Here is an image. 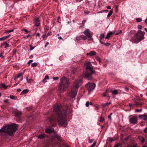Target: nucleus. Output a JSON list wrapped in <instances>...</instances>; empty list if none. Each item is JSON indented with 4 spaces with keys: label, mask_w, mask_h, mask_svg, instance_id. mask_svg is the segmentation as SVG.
Returning a JSON list of instances; mask_svg holds the SVG:
<instances>
[{
    "label": "nucleus",
    "mask_w": 147,
    "mask_h": 147,
    "mask_svg": "<svg viewBox=\"0 0 147 147\" xmlns=\"http://www.w3.org/2000/svg\"><path fill=\"white\" fill-rule=\"evenodd\" d=\"M1 87L4 89H6L8 87V86L6 85L3 83H1Z\"/></svg>",
    "instance_id": "nucleus-22"
},
{
    "label": "nucleus",
    "mask_w": 147,
    "mask_h": 147,
    "mask_svg": "<svg viewBox=\"0 0 147 147\" xmlns=\"http://www.w3.org/2000/svg\"><path fill=\"white\" fill-rule=\"evenodd\" d=\"M26 80L27 82L30 83L31 82V79H29L28 78H26Z\"/></svg>",
    "instance_id": "nucleus-39"
},
{
    "label": "nucleus",
    "mask_w": 147,
    "mask_h": 147,
    "mask_svg": "<svg viewBox=\"0 0 147 147\" xmlns=\"http://www.w3.org/2000/svg\"><path fill=\"white\" fill-rule=\"evenodd\" d=\"M22 74H23L22 73H20L17 76V77H16L17 78H20V77H21L22 76Z\"/></svg>",
    "instance_id": "nucleus-32"
},
{
    "label": "nucleus",
    "mask_w": 147,
    "mask_h": 147,
    "mask_svg": "<svg viewBox=\"0 0 147 147\" xmlns=\"http://www.w3.org/2000/svg\"><path fill=\"white\" fill-rule=\"evenodd\" d=\"M69 86V81L65 77L62 78L60 80L58 89L61 92L64 91Z\"/></svg>",
    "instance_id": "nucleus-5"
},
{
    "label": "nucleus",
    "mask_w": 147,
    "mask_h": 147,
    "mask_svg": "<svg viewBox=\"0 0 147 147\" xmlns=\"http://www.w3.org/2000/svg\"><path fill=\"white\" fill-rule=\"evenodd\" d=\"M138 139L142 143H144V139L143 137L141 136H139Z\"/></svg>",
    "instance_id": "nucleus-16"
},
{
    "label": "nucleus",
    "mask_w": 147,
    "mask_h": 147,
    "mask_svg": "<svg viewBox=\"0 0 147 147\" xmlns=\"http://www.w3.org/2000/svg\"><path fill=\"white\" fill-rule=\"evenodd\" d=\"M108 118L109 119H110V120H111L112 119H111V116L110 115H109L108 116Z\"/></svg>",
    "instance_id": "nucleus-54"
},
{
    "label": "nucleus",
    "mask_w": 147,
    "mask_h": 147,
    "mask_svg": "<svg viewBox=\"0 0 147 147\" xmlns=\"http://www.w3.org/2000/svg\"><path fill=\"white\" fill-rule=\"evenodd\" d=\"M82 38V36H78L76 38V39L77 40H80Z\"/></svg>",
    "instance_id": "nucleus-31"
},
{
    "label": "nucleus",
    "mask_w": 147,
    "mask_h": 147,
    "mask_svg": "<svg viewBox=\"0 0 147 147\" xmlns=\"http://www.w3.org/2000/svg\"><path fill=\"white\" fill-rule=\"evenodd\" d=\"M17 91L18 92H20L21 91V89L20 88H18L17 90Z\"/></svg>",
    "instance_id": "nucleus-51"
},
{
    "label": "nucleus",
    "mask_w": 147,
    "mask_h": 147,
    "mask_svg": "<svg viewBox=\"0 0 147 147\" xmlns=\"http://www.w3.org/2000/svg\"><path fill=\"white\" fill-rule=\"evenodd\" d=\"M111 102H107L105 104H102V106L104 108L108 106L110 104Z\"/></svg>",
    "instance_id": "nucleus-20"
},
{
    "label": "nucleus",
    "mask_w": 147,
    "mask_h": 147,
    "mask_svg": "<svg viewBox=\"0 0 147 147\" xmlns=\"http://www.w3.org/2000/svg\"><path fill=\"white\" fill-rule=\"evenodd\" d=\"M82 83V80L81 79L75 81L74 86L71 89L70 93L71 97L73 98L75 97L77 94L78 89L81 86Z\"/></svg>",
    "instance_id": "nucleus-4"
},
{
    "label": "nucleus",
    "mask_w": 147,
    "mask_h": 147,
    "mask_svg": "<svg viewBox=\"0 0 147 147\" xmlns=\"http://www.w3.org/2000/svg\"><path fill=\"white\" fill-rule=\"evenodd\" d=\"M114 33L115 34V35H117L119 34V33L118 32H114Z\"/></svg>",
    "instance_id": "nucleus-59"
},
{
    "label": "nucleus",
    "mask_w": 147,
    "mask_h": 147,
    "mask_svg": "<svg viewBox=\"0 0 147 147\" xmlns=\"http://www.w3.org/2000/svg\"><path fill=\"white\" fill-rule=\"evenodd\" d=\"M33 62V60H30L28 62V64H30L32 62Z\"/></svg>",
    "instance_id": "nucleus-49"
},
{
    "label": "nucleus",
    "mask_w": 147,
    "mask_h": 147,
    "mask_svg": "<svg viewBox=\"0 0 147 147\" xmlns=\"http://www.w3.org/2000/svg\"><path fill=\"white\" fill-rule=\"evenodd\" d=\"M129 121L131 123L135 124L137 122V118L136 116H134L131 117L129 119Z\"/></svg>",
    "instance_id": "nucleus-8"
},
{
    "label": "nucleus",
    "mask_w": 147,
    "mask_h": 147,
    "mask_svg": "<svg viewBox=\"0 0 147 147\" xmlns=\"http://www.w3.org/2000/svg\"><path fill=\"white\" fill-rule=\"evenodd\" d=\"M37 65V63L35 62L34 63H32L31 64V66L33 67H36Z\"/></svg>",
    "instance_id": "nucleus-29"
},
{
    "label": "nucleus",
    "mask_w": 147,
    "mask_h": 147,
    "mask_svg": "<svg viewBox=\"0 0 147 147\" xmlns=\"http://www.w3.org/2000/svg\"><path fill=\"white\" fill-rule=\"evenodd\" d=\"M111 92H112L113 94L114 95L117 94L118 93V91L116 90H112L111 91Z\"/></svg>",
    "instance_id": "nucleus-25"
},
{
    "label": "nucleus",
    "mask_w": 147,
    "mask_h": 147,
    "mask_svg": "<svg viewBox=\"0 0 147 147\" xmlns=\"http://www.w3.org/2000/svg\"><path fill=\"white\" fill-rule=\"evenodd\" d=\"M49 44V43L48 42H47L46 44L45 45V47H47V46Z\"/></svg>",
    "instance_id": "nucleus-56"
},
{
    "label": "nucleus",
    "mask_w": 147,
    "mask_h": 147,
    "mask_svg": "<svg viewBox=\"0 0 147 147\" xmlns=\"http://www.w3.org/2000/svg\"><path fill=\"white\" fill-rule=\"evenodd\" d=\"M96 55V53L94 51H90L89 53H87V55H90V56H92Z\"/></svg>",
    "instance_id": "nucleus-14"
},
{
    "label": "nucleus",
    "mask_w": 147,
    "mask_h": 147,
    "mask_svg": "<svg viewBox=\"0 0 147 147\" xmlns=\"http://www.w3.org/2000/svg\"><path fill=\"white\" fill-rule=\"evenodd\" d=\"M145 22L147 24V18L145 21Z\"/></svg>",
    "instance_id": "nucleus-64"
},
{
    "label": "nucleus",
    "mask_w": 147,
    "mask_h": 147,
    "mask_svg": "<svg viewBox=\"0 0 147 147\" xmlns=\"http://www.w3.org/2000/svg\"><path fill=\"white\" fill-rule=\"evenodd\" d=\"M104 35L103 34H101L100 36V40L102 39V38H104Z\"/></svg>",
    "instance_id": "nucleus-34"
},
{
    "label": "nucleus",
    "mask_w": 147,
    "mask_h": 147,
    "mask_svg": "<svg viewBox=\"0 0 147 147\" xmlns=\"http://www.w3.org/2000/svg\"><path fill=\"white\" fill-rule=\"evenodd\" d=\"M141 118L144 120H147V116L145 115H143L142 116Z\"/></svg>",
    "instance_id": "nucleus-23"
},
{
    "label": "nucleus",
    "mask_w": 147,
    "mask_h": 147,
    "mask_svg": "<svg viewBox=\"0 0 147 147\" xmlns=\"http://www.w3.org/2000/svg\"><path fill=\"white\" fill-rule=\"evenodd\" d=\"M53 79L55 80H57L59 79V78L57 77H54L53 78Z\"/></svg>",
    "instance_id": "nucleus-42"
},
{
    "label": "nucleus",
    "mask_w": 147,
    "mask_h": 147,
    "mask_svg": "<svg viewBox=\"0 0 147 147\" xmlns=\"http://www.w3.org/2000/svg\"><path fill=\"white\" fill-rule=\"evenodd\" d=\"M21 115V113L20 112H17L15 113V116L18 118H20Z\"/></svg>",
    "instance_id": "nucleus-24"
},
{
    "label": "nucleus",
    "mask_w": 147,
    "mask_h": 147,
    "mask_svg": "<svg viewBox=\"0 0 147 147\" xmlns=\"http://www.w3.org/2000/svg\"><path fill=\"white\" fill-rule=\"evenodd\" d=\"M103 45H105V46H109L110 45V44L109 42H104Z\"/></svg>",
    "instance_id": "nucleus-33"
},
{
    "label": "nucleus",
    "mask_w": 147,
    "mask_h": 147,
    "mask_svg": "<svg viewBox=\"0 0 147 147\" xmlns=\"http://www.w3.org/2000/svg\"><path fill=\"white\" fill-rule=\"evenodd\" d=\"M142 109H137V110H136V112H139V111H142Z\"/></svg>",
    "instance_id": "nucleus-52"
},
{
    "label": "nucleus",
    "mask_w": 147,
    "mask_h": 147,
    "mask_svg": "<svg viewBox=\"0 0 147 147\" xmlns=\"http://www.w3.org/2000/svg\"><path fill=\"white\" fill-rule=\"evenodd\" d=\"M118 32H118V33H119V34L122 32V31L121 30H119Z\"/></svg>",
    "instance_id": "nucleus-62"
},
{
    "label": "nucleus",
    "mask_w": 147,
    "mask_h": 147,
    "mask_svg": "<svg viewBox=\"0 0 147 147\" xmlns=\"http://www.w3.org/2000/svg\"><path fill=\"white\" fill-rule=\"evenodd\" d=\"M119 146V145L118 144H117L115 145L114 147H118Z\"/></svg>",
    "instance_id": "nucleus-63"
},
{
    "label": "nucleus",
    "mask_w": 147,
    "mask_h": 147,
    "mask_svg": "<svg viewBox=\"0 0 147 147\" xmlns=\"http://www.w3.org/2000/svg\"><path fill=\"white\" fill-rule=\"evenodd\" d=\"M36 36L38 37H39L40 36V34L39 33H37Z\"/></svg>",
    "instance_id": "nucleus-53"
},
{
    "label": "nucleus",
    "mask_w": 147,
    "mask_h": 147,
    "mask_svg": "<svg viewBox=\"0 0 147 147\" xmlns=\"http://www.w3.org/2000/svg\"><path fill=\"white\" fill-rule=\"evenodd\" d=\"M89 102H87L86 103V106L87 107H88L89 106Z\"/></svg>",
    "instance_id": "nucleus-47"
},
{
    "label": "nucleus",
    "mask_w": 147,
    "mask_h": 147,
    "mask_svg": "<svg viewBox=\"0 0 147 147\" xmlns=\"http://www.w3.org/2000/svg\"><path fill=\"white\" fill-rule=\"evenodd\" d=\"M96 59L97 61H98L99 62V63L100 64V57H98V56H97L96 57Z\"/></svg>",
    "instance_id": "nucleus-28"
},
{
    "label": "nucleus",
    "mask_w": 147,
    "mask_h": 147,
    "mask_svg": "<svg viewBox=\"0 0 147 147\" xmlns=\"http://www.w3.org/2000/svg\"><path fill=\"white\" fill-rule=\"evenodd\" d=\"M1 46L5 48H7L9 46V45L6 41L4 42L1 44Z\"/></svg>",
    "instance_id": "nucleus-12"
},
{
    "label": "nucleus",
    "mask_w": 147,
    "mask_h": 147,
    "mask_svg": "<svg viewBox=\"0 0 147 147\" xmlns=\"http://www.w3.org/2000/svg\"><path fill=\"white\" fill-rule=\"evenodd\" d=\"M108 90H106L105 92H104L102 94V96L103 97L107 96L108 97H109L110 96L107 94Z\"/></svg>",
    "instance_id": "nucleus-19"
},
{
    "label": "nucleus",
    "mask_w": 147,
    "mask_h": 147,
    "mask_svg": "<svg viewBox=\"0 0 147 147\" xmlns=\"http://www.w3.org/2000/svg\"><path fill=\"white\" fill-rule=\"evenodd\" d=\"M82 38L83 40H85L87 38L86 37V36H83V35H82Z\"/></svg>",
    "instance_id": "nucleus-38"
},
{
    "label": "nucleus",
    "mask_w": 147,
    "mask_h": 147,
    "mask_svg": "<svg viewBox=\"0 0 147 147\" xmlns=\"http://www.w3.org/2000/svg\"><path fill=\"white\" fill-rule=\"evenodd\" d=\"M104 120V119L102 118V117L101 116L100 118V122H103Z\"/></svg>",
    "instance_id": "nucleus-41"
},
{
    "label": "nucleus",
    "mask_w": 147,
    "mask_h": 147,
    "mask_svg": "<svg viewBox=\"0 0 147 147\" xmlns=\"http://www.w3.org/2000/svg\"><path fill=\"white\" fill-rule=\"evenodd\" d=\"M49 77L48 76H46L45 77V78H44L42 80V82L45 83L47 82V81H46V80H49Z\"/></svg>",
    "instance_id": "nucleus-17"
},
{
    "label": "nucleus",
    "mask_w": 147,
    "mask_h": 147,
    "mask_svg": "<svg viewBox=\"0 0 147 147\" xmlns=\"http://www.w3.org/2000/svg\"><path fill=\"white\" fill-rule=\"evenodd\" d=\"M84 65L86 68L84 70V78L88 80H92L93 79L92 75L94 73L95 71L92 69V66L91 62H86Z\"/></svg>",
    "instance_id": "nucleus-3"
},
{
    "label": "nucleus",
    "mask_w": 147,
    "mask_h": 147,
    "mask_svg": "<svg viewBox=\"0 0 147 147\" xmlns=\"http://www.w3.org/2000/svg\"><path fill=\"white\" fill-rule=\"evenodd\" d=\"M28 92V89H26L23 90L21 93V95H23L26 94Z\"/></svg>",
    "instance_id": "nucleus-18"
},
{
    "label": "nucleus",
    "mask_w": 147,
    "mask_h": 147,
    "mask_svg": "<svg viewBox=\"0 0 147 147\" xmlns=\"http://www.w3.org/2000/svg\"><path fill=\"white\" fill-rule=\"evenodd\" d=\"M24 30L26 33H28V31L27 29H24Z\"/></svg>",
    "instance_id": "nucleus-58"
},
{
    "label": "nucleus",
    "mask_w": 147,
    "mask_h": 147,
    "mask_svg": "<svg viewBox=\"0 0 147 147\" xmlns=\"http://www.w3.org/2000/svg\"><path fill=\"white\" fill-rule=\"evenodd\" d=\"M113 33L112 32H110L108 33L105 38L107 39H109L110 37L113 35Z\"/></svg>",
    "instance_id": "nucleus-13"
},
{
    "label": "nucleus",
    "mask_w": 147,
    "mask_h": 147,
    "mask_svg": "<svg viewBox=\"0 0 147 147\" xmlns=\"http://www.w3.org/2000/svg\"><path fill=\"white\" fill-rule=\"evenodd\" d=\"M88 91L90 92L94 89L95 87V84L93 83H88L86 85Z\"/></svg>",
    "instance_id": "nucleus-7"
},
{
    "label": "nucleus",
    "mask_w": 147,
    "mask_h": 147,
    "mask_svg": "<svg viewBox=\"0 0 147 147\" xmlns=\"http://www.w3.org/2000/svg\"><path fill=\"white\" fill-rule=\"evenodd\" d=\"M107 140L111 142H112V141L114 140H113V138H112L110 137L108 138L107 139Z\"/></svg>",
    "instance_id": "nucleus-35"
},
{
    "label": "nucleus",
    "mask_w": 147,
    "mask_h": 147,
    "mask_svg": "<svg viewBox=\"0 0 147 147\" xmlns=\"http://www.w3.org/2000/svg\"><path fill=\"white\" fill-rule=\"evenodd\" d=\"M30 51L32 50L35 48L34 47H33L31 45H30Z\"/></svg>",
    "instance_id": "nucleus-43"
},
{
    "label": "nucleus",
    "mask_w": 147,
    "mask_h": 147,
    "mask_svg": "<svg viewBox=\"0 0 147 147\" xmlns=\"http://www.w3.org/2000/svg\"><path fill=\"white\" fill-rule=\"evenodd\" d=\"M34 26H39L40 24V21L38 18H35L34 20Z\"/></svg>",
    "instance_id": "nucleus-10"
},
{
    "label": "nucleus",
    "mask_w": 147,
    "mask_h": 147,
    "mask_svg": "<svg viewBox=\"0 0 147 147\" xmlns=\"http://www.w3.org/2000/svg\"><path fill=\"white\" fill-rule=\"evenodd\" d=\"M10 98L13 100H14L15 98V97L13 95H10L9 96Z\"/></svg>",
    "instance_id": "nucleus-37"
},
{
    "label": "nucleus",
    "mask_w": 147,
    "mask_h": 147,
    "mask_svg": "<svg viewBox=\"0 0 147 147\" xmlns=\"http://www.w3.org/2000/svg\"><path fill=\"white\" fill-rule=\"evenodd\" d=\"M144 32L142 31L141 30H138L135 35V36L137 39V40L134 41V43H138L142 40L144 38Z\"/></svg>",
    "instance_id": "nucleus-6"
},
{
    "label": "nucleus",
    "mask_w": 147,
    "mask_h": 147,
    "mask_svg": "<svg viewBox=\"0 0 147 147\" xmlns=\"http://www.w3.org/2000/svg\"><path fill=\"white\" fill-rule=\"evenodd\" d=\"M61 108L60 105H55L53 109L56 115L49 118L48 120L51 123H55L57 121L59 126L65 127L67 124L65 119L67 111L66 110L61 111Z\"/></svg>",
    "instance_id": "nucleus-1"
},
{
    "label": "nucleus",
    "mask_w": 147,
    "mask_h": 147,
    "mask_svg": "<svg viewBox=\"0 0 147 147\" xmlns=\"http://www.w3.org/2000/svg\"><path fill=\"white\" fill-rule=\"evenodd\" d=\"M14 31V29L9 30V31L8 32H13Z\"/></svg>",
    "instance_id": "nucleus-50"
},
{
    "label": "nucleus",
    "mask_w": 147,
    "mask_h": 147,
    "mask_svg": "<svg viewBox=\"0 0 147 147\" xmlns=\"http://www.w3.org/2000/svg\"><path fill=\"white\" fill-rule=\"evenodd\" d=\"M142 19L140 18H137L136 19V21L137 22H140L142 21Z\"/></svg>",
    "instance_id": "nucleus-30"
},
{
    "label": "nucleus",
    "mask_w": 147,
    "mask_h": 147,
    "mask_svg": "<svg viewBox=\"0 0 147 147\" xmlns=\"http://www.w3.org/2000/svg\"><path fill=\"white\" fill-rule=\"evenodd\" d=\"M18 129L17 125L12 123L10 124L4 125L0 129V132H4L8 134L10 136H13L15 132Z\"/></svg>",
    "instance_id": "nucleus-2"
},
{
    "label": "nucleus",
    "mask_w": 147,
    "mask_h": 147,
    "mask_svg": "<svg viewBox=\"0 0 147 147\" xmlns=\"http://www.w3.org/2000/svg\"><path fill=\"white\" fill-rule=\"evenodd\" d=\"M138 27L139 29H141L142 28V26L141 25H139L138 26Z\"/></svg>",
    "instance_id": "nucleus-45"
},
{
    "label": "nucleus",
    "mask_w": 147,
    "mask_h": 147,
    "mask_svg": "<svg viewBox=\"0 0 147 147\" xmlns=\"http://www.w3.org/2000/svg\"><path fill=\"white\" fill-rule=\"evenodd\" d=\"M113 13V11H112L110 10L109 12V13H108L107 17H110L112 14Z\"/></svg>",
    "instance_id": "nucleus-27"
},
{
    "label": "nucleus",
    "mask_w": 147,
    "mask_h": 147,
    "mask_svg": "<svg viewBox=\"0 0 147 147\" xmlns=\"http://www.w3.org/2000/svg\"><path fill=\"white\" fill-rule=\"evenodd\" d=\"M19 82H18V83H17L15 84L14 85V86H16L19 83Z\"/></svg>",
    "instance_id": "nucleus-55"
},
{
    "label": "nucleus",
    "mask_w": 147,
    "mask_h": 147,
    "mask_svg": "<svg viewBox=\"0 0 147 147\" xmlns=\"http://www.w3.org/2000/svg\"><path fill=\"white\" fill-rule=\"evenodd\" d=\"M143 131L144 133H147V127L144 128Z\"/></svg>",
    "instance_id": "nucleus-44"
},
{
    "label": "nucleus",
    "mask_w": 147,
    "mask_h": 147,
    "mask_svg": "<svg viewBox=\"0 0 147 147\" xmlns=\"http://www.w3.org/2000/svg\"><path fill=\"white\" fill-rule=\"evenodd\" d=\"M107 8L108 9H111V6H108L107 7Z\"/></svg>",
    "instance_id": "nucleus-57"
},
{
    "label": "nucleus",
    "mask_w": 147,
    "mask_h": 147,
    "mask_svg": "<svg viewBox=\"0 0 147 147\" xmlns=\"http://www.w3.org/2000/svg\"><path fill=\"white\" fill-rule=\"evenodd\" d=\"M45 131L46 132L49 134H50L52 133H54L55 131L54 129H51L49 128L46 129L45 130Z\"/></svg>",
    "instance_id": "nucleus-11"
},
{
    "label": "nucleus",
    "mask_w": 147,
    "mask_h": 147,
    "mask_svg": "<svg viewBox=\"0 0 147 147\" xmlns=\"http://www.w3.org/2000/svg\"><path fill=\"white\" fill-rule=\"evenodd\" d=\"M10 35H11L10 34H9L7 36H4L3 37L1 38H0V40H1V41L4 40H5L6 39H7V38H9Z\"/></svg>",
    "instance_id": "nucleus-15"
},
{
    "label": "nucleus",
    "mask_w": 147,
    "mask_h": 147,
    "mask_svg": "<svg viewBox=\"0 0 147 147\" xmlns=\"http://www.w3.org/2000/svg\"><path fill=\"white\" fill-rule=\"evenodd\" d=\"M90 31L88 29H86L85 31L84 32V33L86 35V36H88L89 38H90L91 36L90 34Z\"/></svg>",
    "instance_id": "nucleus-9"
},
{
    "label": "nucleus",
    "mask_w": 147,
    "mask_h": 147,
    "mask_svg": "<svg viewBox=\"0 0 147 147\" xmlns=\"http://www.w3.org/2000/svg\"><path fill=\"white\" fill-rule=\"evenodd\" d=\"M45 137V135L44 134H42L38 136V138L40 139H43Z\"/></svg>",
    "instance_id": "nucleus-21"
},
{
    "label": "nucleus",
    "mask_w": 147,
    "mask_h": 147,
    "mask_svg": "<svg viewBox=\"0 0 147 147\" xmlns=\"http://www.w3.org/2000/svg\"><path fill=\"white\" fill-rule=\"evenodd\" d=\"M86 22V20H83L82 21V26H84V24L85 23V22Z\"/></svg>",
    "instance_id": "nucleus-40"
},
{
    "label": "nucleus",
    "mask_w": 147,
    "mask_h": 147,
    "mask_svg": "<svg viewBox=\"0 0 147 147\" xmlns=\"http://www.w3.org/2000/svg\"><path fill=\"white\" fill-rule=\"evenodd\" d=\"M96 142H94L92 145L89 146V147H94L96 145Z\"/></svg>",
    "instance_id": "nucleus-36"
},
{
    "label": "nucleus",
    "mask_w": 147,
    "mask_h": 147,
    "mask_svg": "<svg viewBox=\"0 0 147 147\" xmlns=\"http://www.w3.org/2000/svg\"><path fill=\"white\" fill-rule=\"evenodd\" d=\"M100 43L102 44H104V42H103L100 39Z\"/></svg>",
    "instance_id": "nucleus-60"
},
{
    "label": "nucleus",
    "mask_w": 147,
    "mask_h": 147,
    "mask_svg": "<svg viewBox=\"0 0 147 147\" xmlns=\"http://www.w3.org/2000/svg\"><path fill=\"white\" fill-rule=\"evenodd\" d=\"M93 140H94L93 139H89V143L90 144L93 141Z\"/></svg>",
    "instance_id": "nucleus-46"
},
{
    "label": "nucleus",
    "mask_w": 147,
    "mask_h": 147,
    "mask_svg": "<svg viewBox=\"0 0 147 147\" xmlns=\"http://www.w3.org/2000/svg\"><path fill=\"white\" fill-rule=\"evenodd\" d=\"M136 105V107H137L138 106V103L137 102L135 104H132V103L129 104V107H130L131 108V107H133V105Z\"/></svg>",
    "instance_id": "nucleus-26"
},
{
    "label": "nucleus",
    "mask_w": 147,
    "mask_h": 147,
    "mask_svg": "<svg viewBox=\"0 0 147 147\" xmlns=\"http://www.w3.org/2000/svg\"><path fill=\"white\" fill-rule=\"evenodd\" d=\"M58 38L60 40V39H62V37H61V36H59L58 37Z\"/></svg>",
    "instance_id": "nucleus-61"
},
{
    "label": "nucleus",
    "mask_w": 147,
    "mask_h": 147,
    "mask_svg": "<svg viewBox=\"0 0 147 147\" xmlns=\"http://www.w3.org/2000/svg\"><path fill=\"white\" fill-rule=\"evenodd\" d=\"M3 54V53L2 52L1 53L0 55V57H1L2 58H4V56L2 55Z\"/></svg>",
    "instance_id": "nucleus-48"
}]
</instances>
